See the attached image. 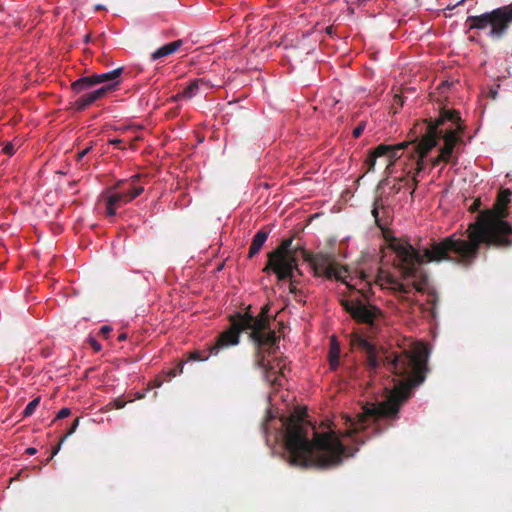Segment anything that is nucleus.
Wrapping results in <instances>:
<instances>
[{"label": "nucleus", "instance_id": "1", "mask_svg": "<svg viewBox=\"0 0 512 512\" xmlns=\"http://www.w3.org/2000/svg\"><path fill=\"white\" fill-rule=\"evenodd\" d=\"M426 360L427 350L422 343L393 355L386 365L395 377L384 384V399L366 403L356 415H343V428L332 424L319 432L306 419L304 409L294 411L287 419L281 418V434L289 463L299 467L330 468L353 456L360 444L397 418L412 388L424 382Z\"/></svg>", "mask_w": 512, "mask_h": 512}, {"label": "nucleus", "instance_id": "2", "mask_svg": "<svg viewBox=\"0 0 512 512\" xmlns=\"http://www.w3.org/2000/svg\"><path fill=\"white\" fill-rule=\"evenodd\" d=\"M307 261L316 276L335 279L346 285L350 296L342 301L345 310L357 321L367 324H373L379 314L376 307L364 302L374 294L373 286L391 293L400 302L399 310L403 312L409 311L419 301L418 294L427 287L421 253L404 240H393L383 251L381 266L373 282L364 271L352 273L327 254L311 255Z\"/></svg>", "mask_w": 512, "mask_h": 512}, {"label": "nucleus", "instance_id": "3", "mask_svg": "<svg viewBox=\"0 0 512 512\" xmlns=\"http://www.w3.org/2000/svg\"><path fill=\"white\" fill-rule=\"evenodd\" d=\"M463 124L457 111L443 108L438 118L425 123V134L415 147L414 154L409 159H402L403 151L408 147L407 142L397 145L380 144L370 151L365 159L367 171L374 169L377 158L385 157L387 160L386 174L388 178L394 177L397 183L392 189L398 193L402 187H411V195L415 191L417 177L425 167L428 153L437 146L439 138H443L444 145L440 148L438 157L432 159V166L436 167L441 162H449L454 155L455 147L462 142L461 134Z\"/></svg>", "mask_w": 512, "mask_h": 512}, {"label": "nucleus", "instance_id": "4", "mask_svg": "<svg viewBox=\"0 0 512 512\" xmlns=\"http://www.w3.org/2000/svg\"><path fill=\"white\" fill-rule=\"evenodd\" d=\"M511 192L500 191L493 212H482L471 223L465 233L450 235L441 241L433 242L430 248L423 249L424 263L454 259L469 263L477 256L481 244L508 246L512 244V227L504 220Z\"/></svg>", "mask_w": 512, "mask_h": 512}, {"label": "nucleus", "instance_id": "5", "mask_svg": "<svg viewBox=\"0 0 512 512\" xmlns=\"http://www.w3.org/2000/svg\"><path fill=\"white\" fill-rule=\"evenodd\" d=\"M250 331V337L257 346L256 363L262 369L265 380L272 386L283 387L287 381L290 369L284 358L267 359L277 348L278 337L270 327L266 311L254 316L250 310L230 316V327L221 332L210 354L216 355L221 349L235 346L239 343L240 333Z\"/></svg>", "mask_w": 512, "mask_h": 512}, {"label": "nucleus", "instance_id": "6", "mask_svg": "<svg viewBox=\"0 0 512 512\" xmlns=\"http://www.w3.org/2000/svg\"><path fill=\"white\" fill-rule=\"evenodd\" d=\"M122 72L123 68L119 67L109 72L84 76L74 81L71 85V88L75 93H82L97 84L105 83L104 86L81 95L74 102L75 109L78 111H83L97 100L105 97L108 92L115 89L120 84Z\"/></svg>", "mask_w": 512, "mask_h": 512}, {"label": "nucleus", "instance_id": "7", "mask_svg": "<svg viewBox=\"0 0 512 512\" xmlns=\"http://www.w3.org/2000/svg\"><path fill=\"white\" fill-rule=\"evenodd\" d=\"M512 23V2L480 15L468 16L469 30H487L486 36L493 40L502 39Z\"/></svg>", "mask_w": 512, "mask_h": 512}, {"label": "nucleus", "instance_id": "8", "mask_svg": "<svg viewBox=\"0 0 512 512\" xmlns=\"http://www.w3.org/2000/svg\"><path fill=\"white\" fill-rule=\"evenodd\" d=\"M292 239H285L280 246L269 254L268 268L272 269L278 279H292L297 262L291 249Z\"/></svg>", "mask_w": 512, "mask_h": 512}, {"label": "nucleus", "instance_id": "9", "mask_svg": "<svg viewBox=\"0 0 512 512\" xmlns=\"http://www.w3.org/2000/svg\"><path fill=\"white\" fill-rule=\"evenodd\" d=\"M136 178L137 177L128 183L127 188H121V185L124 184V182L121 181L113 190L102 194L101 201L105 205V213L108 217H114L118 208L131 202L144 191L143 186L134 184Z\"/></svg>", "mask_w": 512, "mask_h": 512}, {"label": "nucleus", "instance_id": "10", "mask_svg": "<svg viewBox=\"0 0 512 512\" xmlns=\"http://www.w3.org/2000/svg\"><path fill=\"white\" fill-rule=\"evenodd\" d=\"M207 82L203 78L193 79L187 87H185L181 92H178L176 95L170 97V102H177L180 100H190L195 97L200 89V86L206 85Z\"/></svg>", "mask_w": 512, "mask_h": 512}, {"label": "nucleus", "instance_id": "11", "mask_svg": "<svg viewBox=\"0 0 512 512\" xmlns=\"http://www.w3.org/2000/svg\"><path fill=\"white\" fill-rule=\"evenodd\" d=\"M340 345L335 336L330 338V347L328 353L329 369L336 371L340 364Z\"/></svg>", "mask_w": 512, "mask_h": 512}, {"label": "nucleus", "instance_id": "12", "mask_svg": "<svg viewBox=\"0 0 512 512\" xmlns=\"http://www.w3.org/2000/svg\"><path fill=\"white\" fill-rule=\"evenodd\" d=\"M183 45V40L179 39L170 43H167L151 54L152 61H156L160 58L169 56L176 52Z\"/></svg>", "mask_w": 512, "mask_h": 512}, {"label": "nucleus", "instance_id": "13", "mask_svg": "<svg viewBox=\"0 0 512 512\" xmlns=\"http://www.w3.org/2000/svg\"><path fill=\"white\" fill-rule=\"evenodd\" d=\"M268 238V233L265 230H259L252 239L251 245L248 251V257L253 258L256 254L259 253L262 246L266 242Z\"/></svg>", "mask_w": 512, "mask_h": 512}, {"label": "nucleus", "instance_id": "14", "mask_svg": "<svg viewBox=\"0 0 512 512\" xmlns=\"http://www.w3.org/2000/svg\"><path fill=\"white\" fill-rule=\"evenodd\" d=\"M39 403H40V397H37V398L33 399L32 401H30L23 411V416L24 417L31 416L35 412Z\"/></svg>", "mask_w": 512, "mask_h": 512}, {"label": "nucleus", "instance_id": "15", "mask_svg": "<svg viewBox=\"0 0 512 512\" xmlns=\"http://www.w3.org/2000/svg\"><path fill=\"white\" fill-rule=\"evenodd\" d=\"M209 355L210 353L207 354L206 352L195 351L191 353L190 359L194 361H204L208 359Z\"/></svg>", "mask_w": 512, "mask_h": 512}, {"label": "nucleus", "instance_id": "16", "mask_svg": "<svg viewBox=\"0 0 512 512\" xmlns=\"http://www.w3.org/2000/svg\"><path fill=\"white\" fill-rule=\"evenodd\" d=\"M366 124L365 122H360L353 130V137L358 138L362 135L365 130Z\"/></svg>", "mask_w": 512, "mask_h": 512}, {"label": "nucleus", "instance_id": "17", "mask_svg": "<svg viewBox=\"0 0 512 512\" xmlns=\"http://www.w3.org/2000/svg\"><path fill=\"white\" fill-rule=\"evenodd\" d=\"M379 368V363L376 357L370 356L369 357V370L370 372H377V369Z\"/></svg>", "mask_w": 512, "mask_h": 512}, {"label": "nucleus", "instance_id": "18", "mask_svg": "<svg viewBox=\"0 0 512 512\" xmlns=\"http://www.w3.org/2000/svg\"><path fill=\"white\" fill-rule=\"evenodd\" d=\"M78 425H79V419H75L71 428L67 431V433L64 435V437L61 439V442H64L68 436L72 435L76 431Z\"/></svg>", "mask_w": 512, "mask_h": 512}, {"label": "nucleus", "instance_id": "19", "mask_svg": "<svg viewBox=\"0 0 512 512\" xmlns=\"http://www.w3.org/2000/svg\"><path fill=\"white\" fill-rule=\"evenodd\" d=\"M16 149L13 143L9 142L3 147V152L9 156L14 155Z\"/></svg>", "mask_w": 512, "mask_h": 512}, {"label": "nucleus", "instance_id": "20", "mask_svg": "<svg viewBox=\"0 0 512 512\" xmlns=\"http://www.w3.org/2000/svg\"><path fill=\"white\" fill-rule=\"evenodd\" d=\"M71 414V410L69 408H62L58 413H57V416H56V419H64V418H67L68 416H70Z\"/></svg>", "mask_w": 512, "mask_h": 512}, {"label": "nucleus", "instance_id": "21", "mask_svg": "<svg viewBox=\"0 0 512 512\" xmlns=\"http://www.w3.org/2000/svg\"><path fill=\"white\" fill-rule=\"evenodd\" d=\"M92 148H93V146L90 145L89 147H87V148L83 149L82 151L78 152L77 161H81L91 151Z\"/></svg>", "mask_w": 512, "mask_h": 512}, {"label": "nucleus", "instance_id": "22", "mask_svg": "<svg viewBox=\"0 0 512 512\" xmlns=\"http://www.w3.org/2000/svg\"><path fill=\"white\" fill-rule=\"evenodd\" d=\"M89 343L95 352H99L102 348L100 343L97 340H95L94 338H90Z\"/></svg>", "mask_w": 512, "mask_h": 512}, {"label": "nucleus", "instance_id": "23", "mask_svg": "<svg viewBox=\"0 0 512 512\" xmlns=\"http://www.w3.org/2000/svg\"><path fill=\"white\" fill-rule=\"evenodd\" d=\"M111 327L110 326H107V325H104L100 328L99 330V334H101L103 337H108L109 333L111 332Z\"/></svg>", "mask_w": 512, "mask_h": 512}, {"label": "nucleus", "instance_id": "24", "mask_svg": "<svg viewBox=\"0 0 512 512\" xmlns=\"http://www.w3.org/2000/svg\"><path fill=\"white\" fill-rule=\"evenodd\" d=\"M125 404L126 402L119 398L113 401V405L116 409H122L125 406Z\"/></svg>", "mask_w": 512, "mask_h": 512}, {"label": "nucleus", "instance_id": "25", "mask_svg": "<svg viewBox=\"0 0 512 512\" xmlns=\"http://www.w3.org/2000/svg\"><path fill=\"white\" fill-rule=\"evenodd\" d=\"M62 443H63V442H61V441H60V443H59V444H58V445L53 449V451H52V455H51V457H50L47 461H49L50 459H52V458H53V457H54V456H55V455L60 451V449H61V444H62Z\"/></svg>", "mask_w": 512, "mask_h": 512}, {"label": "nucleus", "instance_id": "26", "mask_svg": "<svg viewBox=\"0 0 512 512\" xmlns=\"http://www.w3.org/2000/svg\"><path fill=\"white\" fill-rule=\"evenodd\" d=\"M25 452H26V454L32 456L37 453V449L34 447H28Z\"/></svg>", "mask_w": 512, "mask_h": 512}, {"label": "nucleus", "instance_id": "27", "mask_svg": "<svg viewBox=\"0 0 512 512\" xmlns=\"http://www.w3.org/2000/svg\"><path fill=\"white\" fill-rule=\"evenodd\" d=\"M450 84L448 82H443L442 85H441V89L445 90L447 88H449Z\"/></svg>", "mask_w": 512, "mask_h": 512}, {"label": "nucleus", "instance_id": "28", "mask_svg": "<svg viewBox=\"0 0 512 512\" xmlns=\"http://www.w3.org/2000/svg\"><path fill=\"white\" fill-rule=\"evenodd\" d=\"M110 143L113 144V145H118V144L121 143V140L120 139H114V140H111Z\"/></svg>", "mask_w": 512, "mask_h": 512}, {"label": "nucleus", "instance_id": "29", "mask_svg": "<svg viewBox=\"0 0 512 512\" xmlns=\"http://www.w3.org/2000/svg\"><path fill=\"white\" fill-rule=\"evenodd\" d=\"M125 339H126V334H124V333H123V334H120V335L118 336V340H119V341H124Z\"/></svg>", "mask_w": 512, "mask_h": 512}, {"label": "nucleus", "instance_id": "30", "mask_svg": "<svg viewBox=\"0 0 512 512\" xmlns=\"http://www.w3.org/2000/svg\"><path fill=\"white\" fill-rule=\"evenodd\" d=\"M143 397H144V394H143V393H137V398H138V399H141V398H143Z\"/></svg>", "mask_w": 512, "mask_h": 512}, {"label": "nucleus", "instance_id": "31", "mask_svg": "<svg viewBox=\"0 0 512 512\" xmlns=\"http://www.w3.org/2000/svg\"><path fill=\"white\" fill-rule=\"evenodd\" d=\"M264 429H265V431H266V432L269 430V425H268V423H266V424H265Z\"/></svg>", "mask_w": 512, "mask_h": 512}, {"label": "nucleus", "instance_id": "32", "mask_svg": "<svg viewBox=\"0 0 512 512\" xmlns=\"http://www.w3.org/2000/svg\"><path fill=\"white\" fill-rule=\"evenodd\" d=\"M290 286H291V287H290V291H291V292H293V291H294V289H295V287H294L293 283H291V285H290Z\"/></svg>", "mask_w": 512, "mask_h": 512}, {"label": "nucleus", "instance_id": "33", "mask_svg": "<svg viewBox=\"0 0 512 512\" xmlns=\"http://www.w3.org/2000/svg\"><path fill=\"white\" fill-rule=\"evenodd\" d=\"M466 1H467V0H460V1L457 3V5H461V4H463L464 2H466Z\"/></svg>", "mask_w": 512, "mask_h": 512}, {"label": "nucleus", "instance_id": "34", "mask_svg": "<svg viewBox=\"0 0 512 512\" xmlns=\"http://www.w3.org/2000/svg\"><path fill=\"white\" fill-rule=\"evenodd\" d=\"M372 212H373V215L375 216V218L377 219V211H376V209H374Z\"/></svg>", "mask_w": 512, "mask_h": 512}, {"label": "nucleus", "instance_id": "35", "mask_svg": "<svg viewBox=\"0 0 512 512\" xmlns=\"http://www.w3.org/2000/svg\"><path fill=\"white\" fill-rule=\"evenodd\" d=\"M272 418H274V416L271 414V412H269V419L267 421H269Z\"/></svg>", "mask_w": 512, "mask_h": 512}]
</instances>
